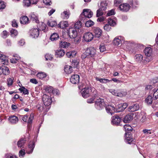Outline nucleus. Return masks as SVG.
<instances>
[{
  "mask_svg": "<svg viewBox=\"0 0 158 158\" xmlns=\"http://www.w3.org/2000/svg\"><path fill=\"white\" fill-rule=\"evenodd\" d=\"M127 106V103H123L119 104L116 109L111 105L106 106L105 109L106 112L112 115L114 112H119L123 111Z\"/></svg>",
  "mask_w": 158,
  "mask_h": 158,
  "instance_id": "1",
  "label": "nucleus"
},
{
  "mask_svg": "<svg viewBox=\"0 0 158 158\" xmlns=\"http://www.w3.org/2000/svg\"><path fill=\"white\" fill-rule=\"evenodd\" d=\"M93 15V13L90 9H84L80 16L81 21H84L86 18H90Z\"/></svg>",
  "mask_w": 158,
  "mask_h": 158,
  "instance_id": "2",
  "label": "nucleus"
},
{
  "mask_svg": "<svg viewBox=\"0 0 158 158\" xmlns=\"http://www.w3.org/2000/svg\"><path fill=\"white\" fill-rule=\"evenodd\" d=\"M132 7L133 8H135L136 6H134L133 1L132 0H130L129 1V4L124 3L121 4L119 6V9L121 10L123 12H127L129 10L130 7Z\"/></svg>",
  "mask_w": 158,
  "mask_h": 158,
  "instance_id": "3",
  "label": "nucleus"
},
{
  "mask_svg": "<svg viewBox=\"0 0 158 158\" xmlns=\"http://www.w3.org/2000/svg\"><path fill=\"white\" fill-rule=\"evenodd\" d=\"M113 43L116 46H120L122 44L129 43L127 41H125L124 38L121 36H118L116 37L113 40Z\"/></svg>",
  "mask_w": 158,
  "mask_h": 158,
  "instance_id": "4",
  "label": "nucleus"
},
{
  "mask_svg": "<svg viewBox=\"0 0 158 158\" xmlns=\"http://www.w3.org/2000/svg\"><path fill=\"white\" fill-rule=\"evenodd\" d=\"M42 101L44 105L48 106L50 105L52 102L51 96L44 94L42 98Z\"/></svg>",
  "mask_w": 158,
  "mask_h": 158,
  "instance_id": "5",
  "label": "nucleus"
},
{
  "mask_svg": "<svg viewBox=\"0 0 158 158\" xmlns=\"http://www.w3.org/2000/svg\"><path fill=\"white\" fill-rule=\"evenodd\" d=\"M105 105L104 100L101 98L97 99L95 102V107L98 110H100L103 108Z\"/></svg>",
  "mask_w": 158,
  "mask_h": 158,
  "instance_id": "6",
  "label": "nucleus"
},
{
  "mask_svg": "<svg viewBox=\"0 0 158 158\" xmlns=\"http://www.w3.org/2000/svg\"><path fill=\"white\" fill-rule=\"evenodd\" d=\"M96 50L93 47L87 48L86 50V53L88 54V58L94 57L96 54Z\"/></svg>",
  "mask_w": 158,
  "mask_h": 158,
  "instance_id": "7",
  "label": "nucleus"
},
{
  "mask_svg": "<svg viewBox=\"0 0 158 158\" xmlns=\"http://www.w3.org/2000/svg\"><path fill=\"white\" fill-rule=\"evenodd\" d=\"M91 90V89L88 87L83 89L81 91L82 97L85 98L88 97L90 95Z\"/></svg>",
  "mask_w": 158,
  "mask_h": 158,
  "instance_id": "8",
  "label": "nucleus"
},
{
  "mask_svg": "<svg viewBox=\"0 0 158 158\" xmlns=\"http://www.w3.org/2000/svg\"><path fill=\"white\" fill-rule=\"evenodd\" d=\"M67 32L68 35L70 38L74 39L77 36V31L75 28H69Z\"/></svg>",
  "mask_w": 158,
  "mask_h": 158,
  "instance_id": "9",
  "label": "nucleus"
},
{
  "mask_svg": "<svg viewBox=\"0 0 158 158\" xmlns=\"http://www.w3.org/2000/svg\"><path fill=\"white\" fill-rule=\"evenodd\" d=\"M40 33V31L38 28H35L31 30L29 32L30 36L32 38L38 37Z\"/></svg>",
  "mask_w": 158,
  "mask_h": 158,
  "instance_id": "10",
  "label": "nucleus"
},
{
  "mask_svg": "<svg viewBox=\"0 0 158 158\" xmlns=\"http://www.w3.org/2000/svg\"><path fill=\"white\" fill-rule=\"evenodd\" d=\"M94 36L92 33L87 32L84 33L83 38L84 40L86 42H89L93 39Z\"/></svg>",
  "mask_w": 158,
  "mask_h": 158,
  "instance_id": "11",
  "label": "nucleus"
},
{
  "mask_svg": "<svg viewBox=\"0 0 158 158\" xmlns=\"http://www.w3.org/2000/svg\"><path fill=\"white\" fill-rule=\"evenodd\" d=\"M35 143L34 141L30 142L28 147L26 150V152L27 154H30L32 153L35 147Z\"/></svg>",
  "mask_w": 158,
  "mask_h": 158,
  "instance_id": "12",
  "label": "nucleus"
},
{
  "mask_svg": "<svg viewBox=\"0 0 158 158\" xmlns=\"http://www.w3.org/2000/svg\"><path fill=\"white\" fill-rule=\"evenodd\" d=\"M111 119L112 124L116 126H118L121 120V118L118 115H115L112 117Z\"/></svg>",
  "mask_w": 158,
  "mask_h": 158,
  "instance_id": "13",
  "label": "nucleus"
},
{
  "mask_svg": "<svg viewBox=\"0 0 158 158\" xmlns=\"http://www.w3.org/2000/svg\"><path fill=\"white\" fill-rule=\"evenodd\" d=\"M28 140V139L26 137L20 139L17 142V145L20 148L24 147L26 142Z\"/></svg>",
  "mask_w": 158,
  "mask_h": 158,
  "instance_id": "14",
  "label": "nucleus"
},
{
  "mask_svg": "<svg viewBox=\"0 0 158 158\" xmlns=\"http://www.w3.org/2000/svg\"><path fill=\"white\" fill-rule=\"evenodd\" d=\"M79 76L77 74L73 75L70 78V82L73 84L78 83L79 81Z\"/></svg>",
  "mask_w": 158,
  "mask_h": 158,
  "instance_id": "15",
  "label": "nucleus"
},
{
  "mask_svg": "<svg viewBox=\"0 0 158 158\" xmlns=\"http://www.w3.org/2000/svg\"><path fill=\"white\" fill-rule=\"evenodd\" d=\"M139 105L137 103H135L131 105L128 108V111L132 112L138 110L139 109Z\"/></svg>",
  "mask_w": 158,
  "mask_h": 158,
  "instance_id": "16",
  "label": "nucleus"
},
{
  "mask_svg": "<svg viewBox=\"0 0 158 158\" xmlns=\"http://www.w3.org/2000/svg\"><path fill=\"white\" fill-rule=\"evenodd\" d=\"M92 29L96 37L99 38L101 35L102 31L100 28L98 27H94Z\"/></svg>",
  "mask_w": 158,
  "mask_h": 158,
  "instance_id": "17",
  "label": "nucleus"
},
{
  "mask_svg": "<svg viewBox=\"0 0 158 158\" xmlns=\"http://www.w3.org/2000/svg\"><path fill=\"white\" fill-rule=\"evenodd\" d=\"M125 137V142L128 144H131L133 140V138L131 136V134L130 133H127Z\"/></svg>",
  "mask_w": 158,
  "mask_h": 158,
  "instance_id": "18",
  "label": "nucleus"
},
{
  "mask_svg": "<svg viewBox=\"0 0 158 158\" xmlns=\"http://www.w3.org/2000/svg\"><path fill=\"white\" fill-rule=\"evenodd\" d=\"M65 53L64 50L60 48L55 51V55L57 57H61L64 56Z\"/></svg>",
  "mask_w": 158,
  "mask_h": 158,
  "instance_id": "19",
  "label": "nucleus"
},
{
  "mask_svg": "<svg viewBox=\"0 0 158 158\" xmlns=\"http://www.w3.org/2000/svg\"><path fill=\"white\" fill-rule=\"evenodd\" d=\"M58 27L60 28L64 29L69 26L68 22L66 21L60 22L58 25Z\"/></svg>",
  "mask_w": 158,
  "mask_h": 158,
  "instance_id": "20",
  "label": "nucleus"
},
{
  "mask_svg": "<svg viewBox=\"0 0 158 158\" xmlns=\"http://www.w3.org/2000/svg\"><path fill=\"white\" fill-rule=\"evenodd\" d=\"M8 119L10 122L12 124L17 123L19 120L18 117L15 115H13L9 117Z\"/></svg>",
  "mask_w": 158,
  "mask_h": 158,
  "instance_id": "21",
  "label": "nucleus"
},
{
  "mask_svg": "<svg viewBox=\"0 0 158 158\" xmlns=\"http://www.w3.org/2000/svg\"><path fill=\"white\" fill-rule=\"evenodd\" d=\"M152 49L150 47L146 48L144 50V52L146 56L148 57H150L152 54Z\"/></svg>",
  "mask_w": 158,
  "mask_h": 158,
  "instance_id": "22",
  "label": "nucleus"
},
{
  "mask_svg": "<svg viewBox=\"0 0 158 158\" xmlns=\"http://www.w3.org/2000/svg\"><path fill=\"white\" fill-rule=\"evenodd\" d=\"M20 22L22 24H26L29 23V19L26 16H23L20 18Z\"/></svg>",
  "mask_w": 158,
  "mask_h": 158,
  "instance_id": "23",
  "label": "nucleus"
},
{
  "mask_svg": "<svg viewBox=\"0 0 158 158\" xmlns=\"http://www.w3.org/2000/svg\"><path fill=\"white\" fill-rule=\"evenodd\" d=\"M1 69L2 73L5 75H8L10 73V71L8 68L5 66H2L1 67Z\"/></svg>",
  "mask_w": 158,
  "mask_h": 158,
  "instance_id": "24",
  "label": "nucleus"
},
{
  "mask_svg": "<svg viewBox=\"0 0 158 158\" xmlns=\"http://www.w3.org/2000/svg\"><path fill=\"white\" fill-rule=\"evenodd\" d=\"M152 94H153V98L154 100L158 98V89L155 88L152 91Z\"/></svg>",
  "mask_w": 158,
  "mask_h": 158,
  "instance_id": "25",
  "label": "nucleus"
},
{
  "mask_svg": "<svg viewBox=\"0 0 158 158\" xmlns=\"http://www.w3.org/2000/svg\"><path fill=\"white\" fill-rule=\"evenodd\" d=\"M133 118V115L131 114H128L125 116L123 121L125 123H129Z\"/></svg>",
  "mask_w": 158,
  "mask_h": 158,
  "instance_id": "26",
  "label": "nucleus"
},
{
  "mask_svg": "<svg viewBox=\"0 0 158 158\" xmlns=\"http://www.w3.org/2000/svg\"><path fill=\"white\" fill-rule=\"evenodd\" d=\"M64 71L66 74H70L73 72L72 67L68 65H66L64 67Z\"/></svg>",
  "mask_w": 158,
  "mask_h": 158,
  "instance_id": "27",
  "label": "nucleus"
},
{
  "mask_svg": "<svg viewBox=\"0 0 158 158\" xmlns=\"http://www.w3.org/2000/svg\"><path fill=\"white\" fill-rule=\"evenodd\" d=\"M153 98L151 95H149L145 100V102L148 105H151L152 103Z\"/></svg>",
  "mask_w": 158,
  "mask_h": 158,
  "instance_id": "28",
  "label": "nucleus"
},
{
  "mask_svg": "<svg viewBox=\"0 0 158 158\" xmlns=\"http://www.w3.org/2000/svg\"><path fill=\"white\" fill-rule=\"evenodd\" d=\"M59 38L58 34L56 33H54L52 34L50 37V39L52 41H56Z\"/></svg>",
  "mask_w": 158,
  "mask_h": 158,
  "instance_id": "29",
  "label": "nucleus"
},
{
  "mask_svg": "<svg viewBox=\"0 0 158 158\" xmlns=\"http://www.w3.org/2000/svg\"><path fill=\"white\" fill-rule=\"evenodd\" d=\"M76 51H72L67 52L66 55L69 58H72L74 57L76 55Z\"/></svg>",
  "mask_w": 158,
  "mask_h": 158,
  "instance_id": "30",
  "label": "nucleus"
},
{
  "mask_svg": "<svg viewBox=\"0 0 158 158\" xmlns=\"http://www.w3.org/2000/svg\"><path fill=\"white\" fill-rule=\"evenodd\" d=\"M62 16H63V19H66L68 18L69 15V11L66 10L64 11L61 14Z\"/></svg>",
  "mask_w": 158,
  "mask_h": 158,
  "instance_id": "31",
  "label": "nucleus"
},
{
  "mask_svg": "<svg viewBox=\"0 0 158 158\" xmlns=\"http://www.w3.org/2000/svg\"><path fill=\"white\" fill-rule=\"evenodd\" d=\"M107 5V4L106 1H102L101 2L100 7L99 8L103 10H105L106 9Z\"/></svg>",
  "mask_w": 158,
  "mask_h": 158,
  "instance_id": "32",
  "label": "nucleus"
},
{
  "mask_svg": "<svg viewBox=\"0 0 158 158\" xmlns=\"http://www.w3.org/2000/svg\"><path fill=\"white\" fill-rule=\"evenodd\" d=\"M46 25L44 23H42L41 26L39 28H38V29L40 31H42L45 32L48 31V29L46 28Z\"/></svg>",
  "mask_w": 158,
  "mask_h": 158,
  "instance_id": "33",
  "label": "nucleus"
},
{
  "mask_svg": "<svg viewBox=\"0 0 158 158\" xmlns=\"http://www.w3.org/2000/svg\"><path fill=\"white\" fill-rule=\"evenodd\" d=\"M91 95H92L94 98H96L98 97V94L96 90L94 88H91Z\"/></svg>",
  "mask_w": 158,
  "mask_h": 158,
  "instance_id": "34",
  "label": "nucleus"
},
{
  "mask_svg": "<svg viewBox=\"0 0 158 158\" xmlns=\"http://www.w3.org/2000/svg\"><path fill=\"white\" fill-rule=\"evenodd\" d=\"M19 90L21 92H23L24 94L28 95L29 94L28 90L26 89L24 86H22L21 88H19Z\"/></svg>",
  "mask_w": 158,
  "mask_h": 158,
  "instance_id": "35",
  "label": "nucleus"
},
{
  "mask_svg": "<svg viewBox=\"0 0 158 158\" xmlns=\"http://www.w3.org/2000/svg\"><path fill=\"white\" fill-rule=\"evenodd\" d=\"M81 23L80 21L77 22L74 25V27L77 30L79 31V29L81 27Z\"/></svg>",
  "mask_w": 158,
  "mask_h": 158,
  "instance_id": "36",
  "label": "nucleus"
},
{
  "mask_svg": "<svg viewBox=\"0 0 158 158\" xmlns=\"http://www.w3.org/2000/svg\"><path fill=\"white\" fill-rule=\"evenodd\" d=\"M23 3L24 6L28 7L31 4V0H23Z\"/></svg>",
  "mask_w": 158,
  "mask_h": 158,
  "instance_id": "37",
  "label": "nucleus"
},
{
  "mask_svg": "<svg viewBox=\"0 0 158 158\" xmlns=\"http://www.w3.org/2000/svg\"><path fill=\"white\" fill-rule=\"evenodd\" d=\"M37 76L39 78L42 79L46 77V74L44 73L40 72L37 73Z\"/></svg>",
  "mask_w": 158,
  "mask_h": 158,
  "instance_id": "38",
  "label": "nucleus"
},
{
  "mask_svg": "<svg viewBox=\"0 0 158 158\" xmlns=\"http://www.w3.org/2000/svg\"><path fill=\"white\" fill-rule=\"evenodd\" d=\"M94 24V22L92 21L91 20L89 19L86 21L85 23V26L87 27H89L93 26Z\"/></svg>",
  "mask_w": 158,
  "mask_h": 158,
  "instance_id": "39",
  "label": "nucleus"
},
{
  "mask_svg": "<svg viewBox=\"0 0 158 158\" xmlns=\"http://www.w3.org/2000/svg\"><path fill=\"white\" fill-rule=\"evenodd\" d=\"M123 127L126 131H131L132 130V128L128 124H125Z\"/></svg>",
  "mask_w": 158,
  "mask_h": 158,
  "instance_id": "40",
  "label": "nucleus"
},
{
  "mask_svg": "<svg viewBox=\"0 0 158 158\" xmlns=\"http://www.w3.org/2000/svg\"><path fill=\"white\" fill-rule=\"evenodd\" d=\"M69 44V43H68L67 42L65 41L61 42L60 43V45L61 48H66L68 47Z\"/></svg>",
  "mask_w": 158,
  "mask_h": 158,
  "instance_id": "41",
  "label": "nucleus"
},
{
  "mask_svg": "<svg viewBox=\"0 0 158 158\" xmlns=\"http://www.w3.org/2000/svg\"><path fill=\"white\" fill-rule=\"evenodd\" d=\"M143 58L142 55L140 54H137L135 56V59L136 61H141L143 60Z\"/></svg>",
  "mask_w": 158,
  "mask_h": 158,
  "instance_id": "42",
  "label": "nucleus"
},
{
  "mask_svg": "<svg viewBox=\"0 0 158 158\" xmlns=\"http://www.w3.org/2000/svg\"><path fill=\"white\" fill-rule=\"evenodd\" d=\"M108 23L111 26H114L116 24L115 21L113 19L111 18L108 19Z\"/></svg>",
  "mask_w": 158,
  "mask_h": 158,
  "instance_id": "43",
  "label": "nucleus"
},
{
  "mask_svg": "<svg viewBox=\"0 0 158 158\" xmlns=\"http://www.w3.org/2000/svg\"><path fill=\"white\" fill-rule=\"evenodd\" d=\"M48 25L51 27H53L56 26L57 23L55 21H48Z\"/></svg>",
  "mask_w": 158,
  "mask_h": 158,
  "instance_id": "44",
  "label": "nucleus"
},
{
  "mask_svg": "<svg viewBox=\"0 0 158 158\" xmlns=\"http://www.w3.org/2000/svg\"><path fill=\"white\" fill-rule=\"evenodd\" d=\"M103 10L100 8L97 11L96 17H99L102 16L103 14Z\"/></svg>",
  "mask_w": 158,
  "mask_h": 158,
  "instance_id": "45",
  "label": "nucleus"
},
{
  "mask_svg": "<svg viewBox=\"0 0 158 158\" xmlns=\"http://www.w3.org/2000/svg\"><path fill=\"white\" fill-rule=\"evenodd\" d=\"M31 18L33 20H35V22L37 23H38L39 20H38L37 17L34 14H32L31 15Z\"/></svg>",
  "mask_w": 158,
  "mask_h": 158,
  "instance_id": "46",
  "label": "nucleus"
},
{
  "mask_svg": "<svg viewBox=\"0 0 158 158\" xmlns=\"http://www.w3.org/2000/svg\"><path fill=\"white\" fill-rule=\"evenodd\" d=\"M111 26L108 23L106 24L104 26L103 28L106 31H110L111 28Z\"/></svg>",
  "mask_w": 158,
  "mask_h": 158,
  "instance_id": "47",
  "label": "nucleus"
},
{
  "mask_svg": "<svg viewBox=\"0 0 158 158\" xmlns=\"http://www.w3.org/2000/svg\"><path fill=\"white\" fill-rule=\"evenodd\" d=\"M53 87L51 86L47 87L45 88V90L47 92L50 94V96H51V93L52 92V90L53 89Z\"/></svg>",
  "mask_w": 158,
  "mask_h": 158,
  "instance_id": "48",
  "label": "nucleus"
},
{
  "mask_svg": "<svg viewBox=\"0 0 158 158\" xmlns=\"http://www.w3.org/2000/svg\"><path fill=\"white\" fill-rule=\"evenodd\" d=\"M25 154L24 149H21L19 152V157L20 158L23 157Z\"/></svg>",
  "mask_w": 158,
  "mask_h": 158,
  "instance_id": "49",
  "label": "nucleus"
},
{
  "mask_svg": "<svg viewBox=\"0 0 158 158\" xmlns=\"http://www.w3.org/2000/svg\"><path fill=\"white\" fill-rule=\"evenodd\" d=\"M13 79H12L10 78H9L7 79V84L8 86H10L12 85L13 84Z\"/></svg>",
  "mask_w": 158,
  "mask_h": 158,
  "instance_id": "50",
  "label": "nucleus"
},
{
  "mask_svg": "<svg viewBox=\"0 0 158 158\" xmlns=\"http://www.w3.org/2000/svg\"><path fill=\"white\" fill-rule=\"evenodd\" d=\"M59 94V90L56 89H53L51 93V96L53 94L54 95H57Z\"/></svg>",
  "mask_w": 158,
  "mask_h": 158,
  "instance_id": "51",
  "label": "nucleus"
},
{
  "mask_svg": "<svg viewBox=\"0 0 158 158\" xmlns=\"http://www.w3.org/2000/svg\"><path fill=\"white\" fill-rule=\"evenodd\" d=\"M10 32L11 35H13L14 36H16L18 34L17 31L16 30L13 29L10 30Z\"/></svg>",
  "mask_w": 158,
  "mask_h": 158,
  "instance_id": "52",
  "label": "nucleus"
},
{
  "mask_svg": "<svg viewBox=\"0 0 158 158\" xmlns=\"http://www.w3.org/2000/svg\"><path fill=\"white\" fill-rule=\"evenodd\" d=\"M127 94V93L126 92H124L123 91H122L120 92H118L117 96L121 97L125 96Z\"/></svg>",
  "mask_w": 158,
  "mask_h": 158,
  "instance_id": "53",
  "label": "nucleus"
},
{
  "mask_svg": "<svg viewBox=\"0 0 158 158\" xmlns=\"http://www.w3.org/2000/svg\"><path fill=\"white\" fill-rule=\"evenodd\" d=\"M99 49L101 52H103L106 50L105 46L103 44H101L99 46Z\"/></svg>",
  "mask_w": 158,
  "mask_h": 158,
  "instance_id": "54",
  "label": "nucleus"
},
{
  "mask_svg": "<svg viewBox=\"0 0 158 158\" xmlns=\"http://www.w3.org/2000/svg\"><path fill=\"white\" fill-rule=\"evenodd\" d=\"M115 12L114 10V9H112L108 11V12L107 13V15L108 16H110L112 15L115 14Z\"/></svg>",
  "mask_w": 158,
  "mask_h": 158,
  "instance_id": "55",
  "label": "nucleus"
},
{
  "mask_svg": "<svg viewBox=\"0 0 158 158\" xmlns=\"http://www.w3.org/2000/svg\"><path fill=\"white\" fill-rule=\"evenodd\" d=\"M2 64L4 65H7L8 63V61L5 58V59L2 58L1 61Z\"/></svg>",
  "mask_w": 158,
  "mask_h": 158,
  "instance_id": "56",
  "label": "nucleus"
},
{
  "mask_svg": "<svg viewBox=\"0 0 158 158\" xmlns=\"http://www.w3.org/2000/svg\"><path fill=\"white\" fill-rule=\"evenodd\" d=\"M6 158H18L15 155L11 154H7L5 156Z\"/></svg>",
  "mask_w": 158,
  "mask_h": 158,
  "instance_id": "57",
  "label": "nucleus"
},
{
  "mask_svg": "<svg viewBox=\"0 0 158 158\" xmlns=\"http://www.w3.org/2000/svg\"><path fill=\"white\" fill-rule=\"evenodd\" d=\"M143 133L146 134H151V131L150 130L144 129L143 130Z\"/></svg>",
  "mask_w": 158,
  "mask_h": 158,
  "instance_id": "58",
  "label": "nucleus"
},
{
  "mask_svg": "<svg viewBox=\"0 0 158 158\" xmlns=\"http://www.w3.org/2000/svg\"><path fill=\"white\" fill-rule=\"evenodd\" d=\"M43 2L46 5H50L52 4L51 0H43Z\"/></svg>",
  "mask_w": 158,
  "mask_h": 158,
  "instance_id": "59",
  "label": "nucleus"
},
{
  "mask_svg": "<svg viewBox=\"0 0 158 158\" xmlns=\"http://www.w3.org/2000/svg\"><path fill=\"white\" fill-rule=\"evenodd\" d=\"M21 117V119L23 121L25 122H27L28 118V116L27 115H25L22 116Z\"/></svg>",
  "mask_w": 158,
  "mask_h": 158,
  "instance_id": "60",
  "label": "nucleus"
},
{
  "mask_svg": "<svg viewBox=\"0 0 158 158\" xmlns=\"http://www.w3.org/2000/svg\"><path fill=\"white\" fill-rule=\"evenodd\" d=\"M33 118V114H31L29 117V118L28 120L27 121V123L30 124L32 123V120Z\"/></svg>",
  "mask_w": 158,
  "mask_h": 158,
  "instance_id": "61",
  "label": "nucleus"
},
{
  "mask_svg": "<svg viewBox=\"0 0 158 158\" xmlns=\"http://www.w3.org/2000/svg\"><path fill=\"white\" fill-rule=\"evenodd\" d=\"M6 5L4 2L2 1H0V10L5 8Z\"/></svg>",
  "mask_w": 158,
  "mask_h": 158,
  "instance_id": "62",
  "label": "nucleus"
},
{
  "mask_svg": "<svg viewBox=\"0 0 158 158\" xmlns=\"http://www.w3.org/2000/svg\"><path fill=\"white\" fill-rule=\"evenodd\" d=\"M78 64V62L76 60H73L72 62V66L74 68L77 67Z\"/></svg>",
  "mask_w": 158,
  "mask_h": 158,
  "instance_id": "63",
  "label": "nucleus"
},
{
  "mask_svg": "<svg viewBox=\"0 0 158 158\" xmlns=\"http://www.w3.org/2000/svg\"><path fill=\"white\" fill-rule=\"evenodd\" d=\"M25 44V41L24 40L21 39L19 40L18 43V44L20 46L23 45Z\"/></svg>",
  "mask_w": 158,
  "mask_h": 158,
  "instance_id": "64",
  "label": "nucleus"
}]
</instances>
